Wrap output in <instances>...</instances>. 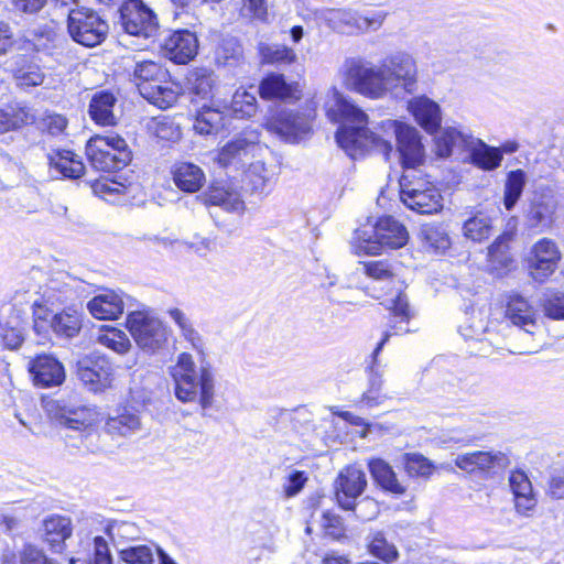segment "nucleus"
Returning <instances> with one entry per match:
<instances>
[{"label":"nucleus","mask_w":564,"mask_h":564,"mask_svg":"<svg viewBox=\"0 0 564 564\" xmlns=\"http://www.w3.org/2000/svg\"><path fill=\"white\" fill-rule=\"evenodd\" d=\"M182 336L200 356L197 366L193 356L181 352L175 366L171 369L174 381V393L183 403L197 402L203 410H208L215 402L216 373L210 362L205 359V343L192 322L183 327Z\"/></svg>","instance_id":"2"},{"label":"nucleus","mask_w":564,"mask_h":564,"mask_svg":"<svg viewBox=\"0 0 564 564\" xmlns=\"http://www.w3.org/2000/svg\"><path fill=\"white\" fill-rule=\"evenodd\" d=\"M72 521L67 517L53 514L43 521V538L51 549L59 553L64 542L72 535Z\"/></svg>","instance_id":"33"},{"label":"nucleus","mask_w":564,"mask_h":564,"mask_svg":"<svg viewBox=\"0 0 564 564\" xmlns=\"http://www.w3.org/2000/svg\"><path fill=\"white\" fill-rule=\"evenodd\" d=\"M112 366L106 357L97 356L78 362L79 380L91 391H99L110 383Z\"/></svg>","instance_id":"25"},{"label":"nucleus","mask_w":564,"mask_h":564,"mask_svg":"<svg viewBox=\"0 0 564 564\" xmlns=\"http://www.w3.org/2000/svg\"><path fill=\"white\" fill-rule=\"evenodd\" d=\"M258 93L265 100L294 102L302 97V88L297 82H286L283 74H268L259 84Z\"/></svg>","instance_id":"24"},{"label":"nucleus","mask_w":564,"mask_h":564,"mask_svg":"<svg viewBox=\"0 0 564 564\" xmlns=\"http://www.w3.org/2000/svg\"><path fill=\"white\" fill-rule=\"evenodd\" d=\"M536 498L531 491L530 494H522L519 496H514V508L516 511L523 517H530L532 511L536 507Z\"/></svg>","instance_id":"64"},{"label":"nucleus","mask_w":564,"mask_h":564,"mask_svg":"<svg viewBox=\"0 0 564 564\" xmlns=\"http://www.w3.org/2000/svg\"><path fill=\"white\" fill-rule=\"evenodd\" d=\"M24 341V321L21 312L8 307L0 312V344L8 349H17Z\"/></svg>","instance_id":"27"},{"label":"nucleus","mask_w":564,"mask_h":564,"mask_svg":"<svg viewBox=\"0 0 564 564\" xmlns=\"http://www.w3.org/2000/svg\"><path fill=\"white\" fill-rule=\"evenodd\" d=\"M259 51L267 64L290 65L296 61L295 52L285 45L261 44Z\"/></svg>","instance_id":"49"},{"label":"nucleus","mask_w":564,"mask_h":564,"mask_svg":"<svg viewBox=\"0 0 564 564\" xmlns=\"http://www.w3.org/2000/svg\"><path fill=\"white\" fill-rule=\"evenodd\" d=\"M409 232L404 225L391 216L380 218L373 227L355 231L354 248L357 254L376 256L383 247L398 249L406 245Z\"/></svg>","instance_id":"7"},{"label":"nucleus","mask_w":564,"mask_h":564,"mask_svg":"<svg viewBox=\"0 0 564 564\" xmlns=\"http://www.w3.org/2000/svg\"><path fill=\"white\" fill-rule=\"evenodd\" d=\"M241 15L256 19L259 21H267L268 18V6L267 0H242V7L240 9Z\"/></svg>","instance_id":"56"},{"label":"nucleus","mask_w":564,"mask_h":564,"mask_svg":"<svg viewBox=\"0 0 564 564\" xmlns=\"http://www.w3.org/2000/svg\"><path fill=\"white\" fill-rule=\"evenodd\" d=\"M127 327L142 349L155 350L166 340L163 323L147 311L130 312L127 317Z\"/></svg>","instance_id":"14"},{"label":"nucleus","mask_w":564,"mask_h":564,"mask_svg":"<svg viewBox=\"0 0 564 564\" xmlns=\"http://www.w3.org/2000/svg\"><path fill=\"white\" fill-rule=\"evenodd\" d=\"M365 273L376 280H389L393 276L391 267L384 261H369L362 264Z\"/></svg>","instance_id":"61"},{"label":"nucleus","mask_w":564,"mask_h":564,"mask_svg":"<svg viewBox=\"0 0 564 564\" xmlns=\"http://www.w3.org/2000/svg\"><path fill=\"white\" fill-rule=\"evenodd\" d=\"M371 477L377 485L384 491L397 496H402L406 491V487L402 485L392 467L381 458H372L368 463Z\"/></svg>","instance_id":"34"},{"label":"nucleus","mask_w":564,"mask_h":564,"mask_svg":"<svg viewBox=\"0 0 564 564\" xmlns=\"http://www.w3.org/2000/svg\"><path fill=\"white\" fill-rule=\"evenodd\" d=\"M367 487L366 474L357 466L344 468L335 481L336 500L340 508L355 507Z\"/></svg>","instance_id":"18"},{"label":"nucleus","mask_w":564,"mask_h":564,"mask_svg":"<svg viewBox=\"0 0 564 564\" xmlns=\"http://www.w3.org/2000/svg\"><path fill=\"white\" fill-rule=\"evenodd\" d=\"M226 111L231 112L236 118H251L258 110L256 95L248 90L237 89L232 96L229 107H225Z\"/></svg>","instance_id":"43"},{"label":"nucleus","mask_w":564,"mask_h":564,"mask_svg":"<svg viewBox=\"0 0 564 564\" xmlns=\"http://www.w3.org/2000/svg\"><path fill=\"white\" fill-rule=\"evenodd\" d=\"M124 299L122 294L115 291H106L94 296L87 303V310L97 319H117L124 311Z\"/></svg>","instance_id":"31"},{"label":"nucleus","mask_w":564,"mask_h":564,"mask_svg":"<svg viewBox=\"0 0 564 564\" xmlns=\"http://www.w3.org/2000/svg\"><path fill=\"white\" fill-rule=\"evenodd\" d=\"M13 77L19 87L31 88L42 85L45 74L40 65L21 56L15 61Z\"/></svg>","instance_id":"39"},{"label":"nucleus","mask_w":564,"mask_h":564,"mask_svg":"<svg viewBox=\"0 0 564 564\" xmlns=\"http://www.w3.org/2000/svg\"><path fill=\"white\" fill-rule=\"evenodd\" d=\"M307 477L304 471H292L283 484V491L288 498L296 496L304 487Z\"/></svg>","instance_id":"62"},{"label":"nucleus","mask_w":564,"mask_h":564,"mask_svg":"<svg viewBox=\"0 0 564 564\" xmlns=\"http://www.w3.org/2000/svg\"><path fill=\"white\" fill-rule=\"evenodd\" d=\"M225 119L224 110L203 106L195 118L193 128L202 135L214 134L225 128Z\"/></svg>","instance_id":"40"},{"label":"nucleus","mask_w":564,"mask_h":564,"mask_svg":"<svg viewBox=\"0 0 564 564\" xmlns=\"http://www.w3.org/2000/svg\"><path fill=\"white\" fill-rule=\"evenodd\" d=\"M154 551L150 545L138 544L121 549L119 556L126 564H153Z\"/></svg>","instance_id":"51"},{"label":"nucleus","mask_w":564,"mask_h":564,"mask_svg":"<svg viewBox=\"0 0 564 564\" xmlns=\"http://www.w3.org/2000/svg\"><path fill=\"white\" fill-rule=\"evenodd\" d=\"M116 97L108 91H100L94 95L89 104V115L91 119L101 126H112L116 123L113 107Z\"/></svg>","instance_id":"38"},{"label":"nucleus","mask_w":564,"mask_h":564,"mask_svg":"<svg viewBox=\"0 0 564 564\" xmlns=\"http://www.w3.org/2000/svg\"><path fill=\"white\" fill-rule=\"evenodd\" d=\"M256 144L247 139H235L221 148L217 156L218 163L223 166H245Z\"/></svg>","instance_id":"36"},{"label":"nucleus","mask_w":564,"mask_h":564,"mask_svg":"<svg viewBox=\"0 0 564 564\" xmlns=\"http://www.w3.org/2000/svg\"><path fill=\"white\" fill-rule=\"evenodd\" d=\"M506 318L527 335H534L538 329V313L534 306L521 294L510 292L506 296Z\"/></svg>","instance_id":"22"},{"label":"nucleus","mask_w":564,"mask_h":564,"mask_svg":"<svg viewBox=\"0 0 564 564\" xmlns=\"http://www.w3.org/2000/svg\"><path fill=\"white\" fill-rule=\"evenodd\" d=\"M91 166L102 172H115L127 166L132 154L127 141L117 133L96 134L86 144Z\"/></svg>","instance_id":"9"},{"label":"nucleus","mask_w":564,"mask_h":564,"mask_svg":"<svg viewBox=\"0 0 564 564\" xmlns=\"http://www.w3.org/2000/svg\"><path fill=\"white\" fill-rule=\"evenodd\" d=\"M560 260L561 252L556 243L549 238H542L531 249L529 272L535 281L544 282L555 272Z\"/></svg>","instance_id":"17"},{"label":"nucleus","mask_w":564,"mask_h":564,"mask_svg":"<svg viewBox=\"0 0 564 564\" xmlns=\"http://www.w3.org/2000/svg\"><path fill=\"white\" fill-rule=\"evenodd\" d=\"M67 30L76 43L94 47L106 39L109 26L93 9L76 7L68 11Z\"/></svg>","instance_id":"11"},{"label":"nucleus","mask_w":564,"mask_h":564,"mask_svg":"<svg viewBox=\"0 0 564 564\" xmlns=\"http://www.w3.org/2000/svg\"><path fill=\"white\" fill-rule=\"evenodd\" d=\"M400 188L402 203L417 214L432 215L443 208L440 189L431 181L414 174V171L402 174Z\"/></svg>","instance_id":"10"},{"label":"nucleus","mask_w":564,"mask_h":564,"mask_svg":"<svg viewBox=\"0 0 564 564\" xmlns=\"http://www.w3.org/2000/svg\"><path fill=\"white\" fill-rule=\"evenodd\" d=\"M53 419L68 430L80 434L95 422L94 409L85 405H73L65 401H56L51 405Z\"/></svg>","instance_id":"23"},{"label":"nucleus","mask_w":564,"mask_h":564,"mask_svg":"<svg viewBox=\"0 0 564 564\" xmlns=\"http://www.w3.org/2000/svg\"><path fill=\"white\" fill-rule=\"evenodd\" d=\"M408 109L426 132L434 133L440 129L442 121L441 107L431 98L426 96L414 97L408 102Z\"/></svg>","instance_id":"28"},{"label":"nucleus","mask_w":564,"mask_h":564,"mask_svg":"<svg viewBox=\"0 0 564 564\" xmlns=\"http://www.w3.org/2000/svg\"><path fill=\"white\" fill-rule=\"evenodd\" d=\"M172 173L175 185L187 193L198 192L206 181L204 171L198 165L189 162L175 164Z\"/></svg>","instance_id":"35"},{"label":"nucleus","mask_w":564,"mask_h":564,"mask_svg":"<svg viewBox=\"0 0 564 564\" xmlns=\"http://www.w3.org/2000/svg\"><path fill=\"white\" fill-rule=\"evenodd\" d=\"M509 486L514 496H519L522 494H530L533 491L532 484L527 476V474L522 470H514L509 476Z\"/></svg>","instance_id":"60"},{"label":"nucleus","mask_w":564,"mask_h":564,"mask_svg":"<svg viewBox=\"0 0 564 564\" xmlns=\"http://www.w3.org/2000/svg\"><path fill=\"white\" fill-rule=\"evenodd\" d=\"M420 237L427 248L437 253L445 252L452 243L446 229L441 225L422 226Z\"/></svg>","instance_id":"44"},{"label":"nucleus","mask_w":564,"mask_h":564,"mask_svg":"<svg viewBox=\"0 0 564 564\" xmlns=\"http://www.w3.org/2000/svg\"><path fill=\"white\" fill-rule=\"evenodd\" d=\"M120 23L129 35L153 39L159 31L156 13L143 0H127L120 8Z\"/></svg>","instance_id":"13"},{"label":"nucleus","mask_w":564,"mask_h":564,"mask_svg":"<svg viewBox=\"0 0 564 564\" xmlns=\"http://www.w3.org/2000/svg\"><path fill=\"white\" fill-rule=\"evenodd\" d=\"M140 427L139 415L127 409L116 416H110L106 422V430L112 435L127 436L139 431Z\"/></svg>","instance_id":"42"},{"label":"nucleus","mask_w":564,"mask_h":564,"mask_svg":"<svg viewBox=\"0 0 564 564\" xmlns=\"http://www.w3.org/2000/svg\"><path fill=\"white\" fill-rule=\"evenodd\" d=\"M77 285L78 281L75 278L65 272H57L40 286V297L35 301L53 310L54 306L77 297Z\"/></svg>","instance_id":"19"},{"label":"nucleus","mask_w":564,"mask_h":564,"mask_svg":"<svg viewBox=\"0 0 564 564\" xmlns=\"http://www.w3.org/2000/svg\"><path fill=\"white\" fill-rule=\"evenodd\" d=\"M109 535L113 541L124 543L134 541L140 538L141 531L139 527L129 521H116L108 529Z\"/></svg>","instance_id":"53"},{"label":"nucleus","mask_w":564,"mask_h":564,"mask_svg":"<svg viewBox=\"0 0 564 564\" xmlns=\"http://www.w3.org/2000/svg\"><path fill=\"white\" fill-rule=\"evenodd\" d=\"M527 183V175L523 170H514L508 173L505 183L503 205L511 210L522 195Z\"/></svg>","instance_id":"46"},{"label":"nucleus","mask_w":564,"mask_h":564,"mask_svg":"<svg viewBox=\"0 0 564 564\" xmlns=\"http://www.w3.org/2000/svg\"><path fill=\"white\" fill-rule=\"evenodd\" d=\"M19 564H57V562L48 558L42 550L25 545L19 553Z\"/></svg>","instance_id":"57"},{"label":"nucleus","mask_w":564,"mask_h":564,"mask_svg":"<svg viewBox=\"0 0 564 564\" xmlns=\"http://www.w3.org/2000/svg\"><path fill=\"white\" fill-rule=\"evenodd\" d=\"M349 510L354 511L355 516L362 521L373 519L379 512L377 502L369 497H365L360 500L357 499L355 507Z\"/></svg>","instance_id":"58"},{"label":"nucleus","mask_w":564,"mask_h":564,"mask_svg":"<svg viewBox=\"0 0 564 564\" xmlns=\"http://www.w3.org/2000/svg\"><path fill=\"white\" fill-rule=\"evenodd\" d=\"M547 492L554 499H564V466L551 473Z\"/></svg>","instance_id":"63"},{"label":"nucleus","mask_w":564,"mask_h":564,"mask_svg":"<svg viewBox=\"0 0 564 564\" xmlns=\"http://www.w3.org/2000/svg\"><path fill=\"white\" fill-rule=\"evenodd\" d=\"M405 473L411 478L427 479L432 476L435 466L432 460L420 453H406L402 457Z\"/></svg>","instance_id":"47"},{"label":"nucleus","mask_w":564,"mask_h":564,"mask_svg":"<svg viewBox=\"0 0 564 564\" xmlns=\"http://www.w3.org/2000/svg\"><path fill=\"white\" fill-rule=\"evenodd\" d=\"M167 76V70L152 61L138 62L133 69L140 95L160 109L172 107L178 98V90L166 80Z\"/></svg>","instance_id":"6"},{"label":"nucleus","mask_w":564,"mask_h":564,"mask_svg":"<svg viewBox=\"0 0 564 564\" xmlns=\"http://www.w3.org/2000/svg\"><path fill=\"white\" fill-rule=\"evenodd\" d=\"M296 9L304 19L313 17L326 23L335 32L343 34H359L370 30L377 31L381 28L388 15L382 10L362 13L349 8L310 9L304 0L297 1Z\"/></svg>","instance_id":"5"},{"label":"nucleus","mask_w":564,"mask_h":564,"mask_svg":"<svg viewBox=\"0 0 564 564\" xmlns=\"http://www.w3.org/2000/svg\"><path fill=\"white\" fill-rule=\"evenodd\" d=\"M382 126L395 134L403 173L414 171V174H417V167L425 161V150L417 129L395 120L383 121Z\"/></svg>","instance_id":"12"},{"label":"nucleus","mask_w":564,"mask_h":564,"mask_svg":"<svg viewBox=\"0 0 564 564\" xmlns=\"http://www.w3.org/2000/svg\"><path fill=\"white\" fill-rule=\"evenodd\" d=\"M161 47L169 59L177 64H186L198 52V39L192 31L175 30L163 40Z\"/></svg>","instance_id":"21"},{"label":"nucleus","mask_w":564,"mask_h":564,"mask_svg":"<svg viewBox=\"0 0 564 564\" xmlns=\"http://www.w3.org/2000/svg\"><path fill=\"white\" fill-rule=\"evenodd\" d=\"M345 86L372 100L383 99L397 90L413 94L417 87L415 58L405 51L393 52L378 64L361 56L348 57L341 66Z\"/></svg>","instance_id":"1"},{"label":"nucleus","mask_w":564,"mask_h":564,"mask_svg":"<svg viewBox=\"0 0 564 564\" xmlns=\"http://www.w3.org/2000/svg\"><path fill=\"white\" fill-rule=\"evenodd\" d=\"M199 197L206 205L219 206L227 212L245 208L240 193L228 184H213Z\"/></svg>","instance_id":"32"},{"label":"nucleus","mask_w":564,"mask_h":564,"mask_svg":"<svg viewBox=\"0 0 564 564\" xmlns=\"http://www.w3.org/2000/svg\"><path fill=\"white\" fill-rule=\"evenodd\" d=\"M35 119L33 109L25 105L17 104L6 109L0 108V133L33 123Z\"/></svg>","instance_id":"37"},{"label":"nucleus","mask_w":564,"mask_h":564,"mask_svg":"<svg viewBox=\"0 0 564 564\" xmlns=\"http://www.w3.org/2000/svg\"><path fill=\"white\" fill-rule=\"evenodd\" d=\"M468 150H470V160L473 164L485 171H492L501 164V151L497 148L487 145L479 139H475V143Z\"/></svg>","instance_id":"41"},{"label":"nucleus","mask_w":564,"mask_h":564,"mask_svg":"<svg viewBox=\"0 0 564 564\" xmlns=\"http://www.w3.org/2000/svg\"><path fill=\"white\" fill-rule=\"evenodd\" d=\"M455 465L460 470L489 478L503 470L510 464L508 456L502 452L474 451L459 454L455 458Z\"/></svg>","instance_id":"15"},{"label":"nucleus","mask_w":564,"mask_h":564,"mask_svg":"<svg viewBox=\"0 0 564 564\" xmlns=\"http://www.w3.org/2000/svg\"><path fill=\"white\" fill-rule=\"evenodd\" d=\"M333 98L334 105L327 107L326 113L332 121L341 123L336 132V141L347 155L356 160L378 151L388 159L393 147L367 128L366 112L338 91H334Z\"/></svg>","instance_id":"3"},{"label":"nucleus","mask_w":564,"mask_h":564,"mask_svg":"<svg viewBox=\"0 0 564 564\" xmlns=\"http://www.w3.org/2000/svg\"><path fill=\"white\" fill-rule=\"evenodd\" d=\"M47 160L54 177L76 180L84 175V163L69 150L52 151L47 154Z\"/></svg>","instance_id":"30"},{"label":"nucleus","mask_w":564,"mask_h":564,"mask_svg":"<svg viewBox=\"0 0 564 564\" xmlns=\"http://www.w3.org/2000/svg\"><path fill=\"white\" fill-rule=\"evenodd\" d=\"M542 307L545 316L552 319H564V293L551 291L544 295Z\"/></svg>","instance_id":"54"},{"label":"nucleus","mask_w":564,"mask_h":564,"mask_svg":"<svg viewBox=\"0 0 564 564\" xmlns=\"http://www.w3.org/2000/svg\"><path fill=\"white\" fill-rule=\"evenodd\" d=\"M435 153L438 158H448L455 151L469 149L475 143V138L467 131L455 127H446L435 135Z\"/></svg>","instance_id":"29"},{"label":"nucleus","mask_w":564,"mask_h":564,"mask_svg":"<svg viewBox=\"0 0 564 564\" xmlns=\"http://www.w3.org/2000/svg\"><path fill=\"white\" fill-rule=\"evenodd\" d=\"M389 310L392 312V318L389 322L390 329L384 333L382 339L378 343L370 356L371 360L366 368L368 388L359 400L360 406L369 409L381 405L387 399L386 394L382 392L383 368L378 360L379 352L391 336L403 335L411 332L408 324L413 316V312L411 311L408 299L403 293H399L395 299L391 300Z\"/></svg>","instance_id":"4"},{"label":"nucleus","mask_w":564,"mask_h":564,"mask_svg":"<svg viewBox=\"0 0 564 564\" xmlns=\"http://www.w3.org/2000/svg\"><path fill=\"white\" fill-rule=\"evenodd\" d=\"M368 547L373 556L384 562L394 561L399 555L395 545L389 542L382 532H375L371 535Z\"/></svg>","instance_id":"50"},{"label":"nucleus","mask_w":564,"mask_h":564,"mask_svg":"<svg viewBox=\"0 0 564 564\" xmlns=\"http://www.w3.org/2000/svg\"><path fill=\"white\" fill-rule=\"evenodd\" d=\"M191 90L202 99L208 98L215 85L214 74L206 70H196L189 78Z\"/></svg>","instance_id":"52"},{"label":"nucleus","mask_w":564,"mask_h":564,"mask_svg":"<svg viewBox=\"0 0 564 564\" xmlns=\"http://www.w3.org/2000/svg\"><path fill=\"white\" fill-rule=\"evenodd\" d=\"M491 230V219L484 214H477L468 218L463 225L464 236L475 242H481L489 238Z\"/></svg>","instance_id":"48"},{"label":"nucleus","mask_w":564,"mask_h":564,"mask_svg":"<svg viewBox=\"0 0 564 564\" xmlns=\"http://www.w3.org/2000/svg\"><path fill=\"white\" fill-rule=\"evenodd\" d=\"M34 386L42 389L61 386L66 378L63 364L52 355L42 354L28 365Z\"/></svg>","instance_id":"20"},{"label":"nucleus","mask_w":564,"mask_h":564,"mask_svg":"<svg viewBox=\"0 0 564 564\" xmlns=\"http://www.w3.org/2000/svg\"><path fill=\"white\" fill-rule=\"evenodd\" d=\"M99 341L118 354H126L131 347L128 336L118 329H111L101 335Z\"/></svg>","instance_id":"55"},{"label":"nucleus","mask_w":564,"mask_h":564,"mask_svg":"<svg viewBox=\"0 0 564 564\" xmlns=\"http://www.w3.org/2000/svg\"><path fill=\"white\" fill-rule=\"evenodd\" d=\"M321 525L325 530V533L335 540L344 535L341 519L329 511L323 512Z\"/></svg>","instance_id":"59"},{"label":"nucleus","mask_w":564,"mask_h":564,"mask_svg":"<svg viewBox=\"0 0 564 564\" xmlns=\"http://www.w3.org/2000/svg\"><path fill=\"white\" fill-rule=\"evenodd\" d=\"M33 330L39 336V340L48 339L52 330L57 337L74 338L83 326V314L77 305H69L61 312L53 313L50 307H44L39 301L33 305Z\"/></svg>","instance_id":"8"},{"label":"nucleus","mask_w":564,"mask_h":564,"mask_svg":"<svg viewBox=\"0 0 564 564\" xmlns=\"http://www.w3.org/2000/svg\"><path fill=\"white\" fill-rule=\"evenodd\" d=\"M512 238V232H503L488 248V259L495 269H507L511 264L509 243Z\"/></svg>","instance_id":"45"},{"label":"nucleus","mask_w":564,"mask_h":564,"mask_svg":"<svg viewBox=\"0 0 564 564\" xmlns=\"http://www.w3.org/2000/svg\"><path fill=\"white\" fill-rule=\"evenodd\" d=\"M267 127L290 142L297 141L311 130L308 118L297 112H282L269 120Z\"/></svg>","instance_id":"26"},{"label":"nucleus","mask_w":564,"mask_h":564,"mask_svg":"<svg viewBox=\"0 0 564 564\" xmlns=\"http://www.w3.org/2000/svg\"><path fill=\"white\" fill-rule=\"evenodd\" d=\"M557 199L550 187H541L535 193L525 214V221L530 228L545 231L555 220Z\"/></svg>","instance_id":"16"}]
</instances>
